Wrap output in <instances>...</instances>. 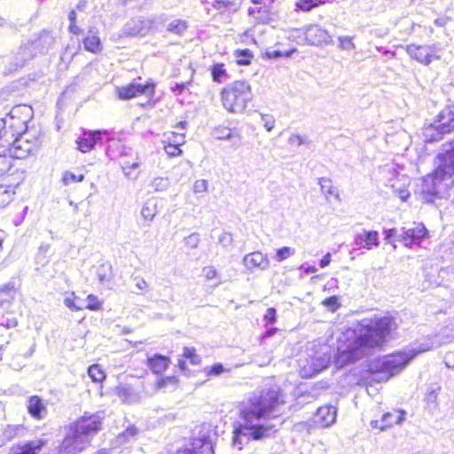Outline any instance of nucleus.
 <instances>
[{
    "label": "nucleus",
    "instance_id": "obj_31",
    "mask_svg": "<svg viewBox=\"0 0 454 454\" xmlns=\"http://www.w3.org/2000/svg\"><path fill=\"white\" fill-rule=\"evenodd\" d=\"M138 433L139 430L134 425H129L123 432L118 434L117 441L121 444L129 442L135 440Z\"/></svg>",
    "mask_w": 454,
    "mask_h": 454
},
{
    "label": "nucleus",
    "instance_id": "obj_38",
    "mask_svg": "<svg viewBox=\"0 0 454 454\" xmlns=\"http://www.w3.org/2000/svg\"><path fill=\"white\" fill-rule=\"evenodd\" d=\"M295 254L294 248L289 247H283L281 248H278L275 254V260L278 262H281L290 256L294 255Z\"/></svg>",
    "mask_w": 454,
    "mask_h": 454
},
{
    "label": "nucleus",
    "instance_id": "obj_37",
    "mask_svg": "<svg viewBox=\"0 0 454 454\" xmlns=\"http://www.w3.org/2000/svg\"><path fill=\"white\" fill-rule=\"evenodd\" d=\"M111 266L107 264H101L97 270V278L102 284L110 281Z\"/></svg>",
    "mask_w": 454,
    "mask_h": 454
},
{
    "label": "nucleus",
    "instance_id": "obj_9",
    "mask_svg": "<svg viewBox=\"0 0 454 454\" xmlns=\"http://www.w3.org/2000/svg\"><path fill=\"white\" fill-rule=\"evenodd\" d=\"M444 48L441 43L416 45L410 44L406 51L411 59H414L425 66L430 65L434 60H438L442 57Z\"/></svg>",
    "mask_w": 454,
    "mask_h": 454
},
{
    "label": "nucleus",
    "instance_id": "obj_63",
    "mask_svg": "<svg viewBox=\"0 0 454 454\" xmlns=\"http://www.w3.org/2000/svg\"><path fill=\"white\" fill-rule=\"evenodd\" d=\"M203 272L207 279H213L217 273L216 270L212 266L205 267Z\"/></svg>",
    "mask_w": 454,
    "mask_h": 454
},
{
    "label": "nucleus",
    "instance_id": "obj_49",
    "mask_svg": "<svg viewBox=\"0 0 454 454\" xmlns=\"http://www.w3.org/2000/svg\"><path fill=\"white\" fill-rule=\"evenodd\" d=\"M183 356L190 359L191 363L193 364H197L200 361V356L195 354V349L193 348L184 347L183 348Z\"/></svg>",
    "mask_w": 454,
    "mask_h": 454
},
{
    "label": "nucleus",
    "instance_id": "obj_12",
    "mask_svg": "<svg viewBox=\"0 0 454 454\" xmlns=\"http://www.w3.org/2000/svg\"><path fill=\"white\" fill-rule=\"evenodd\" d=\"M454 129V115H437L433 122L425 126L424 135L431 136V140H437L442 135Z\"/></svg>",
    "mask_w": 454,
    "mask_h": 454
},
{
    "label": "nucleus",
    "instance_id": "obj_44",
    "mask_svg": "<svg viewBox=\"0 0 454 454\" xmlns=\"http://www.w3.org/2000/svg\"><path fill=\"white\" fill-rule=\"evenodd\" d=\"M152 187L155 191H165L169 185L168 179L167 177H156L152 181Z\"/></svg>",
    "mask_w": 454,
    "mask_h": 454
},
{
    "label": "nucleus",
    "instance_id": "obj_21",
    "mask_svg": "<svg viewBox=\"0 0 454 454\" xmlns=\"http://www.w3.org/2000/svg\"><path fill=\"white\" fill-rule=\"evenodd\" d=\"M337 411L332 405L321 406L317 409L315 416V422L322 427H327L334 423Z\"/></svg>",
    "mask_w": 454,
    "mask_h": 454
},
{
    "label": "nucleus",
    "instance_id": "obj_3",
    "mask_svg": "<svg viewBox=\"0 0 454 454\" xmlns=\"http://www.w3.org/2000/svg\"><path fill=\"white\" fill-rule=\"evenodd\" d=\"M103 412L84 414L64 427L65 436L57 454H77L90 444L93 436L102 429Z\"/></svg>",
    "mask_w": 454,
    "mask_h": 454
},
{
    "label": "nucleus",
    "instance_id": "obj_50",
    "mask_svg": "<svg viewBox=\"0 0 454 454\" xmlns=\"http://www.w3.org/2000/svg\"><path fill=\"white\" fill-rule=\"evenodd\" d=\"M308 143V138L299 134H292L288 138V144L291 146H300L301 145H307Z\"/></svg>",
    "mask_w": 454,
    "mask_h": 454
},
{
    "label": "nucleus",
    "instance_id": "obj_22",
    "mask_svg": "<svg viewBox=\"0 0 454 454\" xmlns=\"http://www.w3.org/2000/svg\"><path fill=\"white\" fill-rule=\"evenodd\" d=\"M355 243L363 248L371 250L380 245L379 233L376 231H364L355 237Z\"/></svg>",
    "mask_w": 454,
    "mask_h": 454
},
{
    "label": "nucleus",
    "instance_id": "obj_61",
    "mask_svg": "<svg viewBox=\"0 0 454 454\" xmlns=\"http://www.w3.org/2000/svg\"><path fill=\"white\" fill-rule=\"evenodd\" d=\"M272 115H262V121L264 122V127L268 131H270L274 127V120Z\"/></svg>",
    "mask_w": 454,
    "mask_h": 454
},
{
    "label": "nucleus",
    "instance_id": "obj_1",
    "mask_svg": "<svg viewBox=\"0 0 454 454\" xmlns=\"http://www.w3.org/2000/svg\"><path fill=\"white\" fill-rule=\"evenodd\" d=\"M398 328L397 319L392 316L364 318L354 328H349L339 340L336 363L344 366L381 347L393 337Z\"/></svg>",
    "mask_w": 454,
    "mask_h": 454
},
{
    "label": "nucleus",
    "instance_id": "obj_7",
    "mask_svg": "<svg viewBox=\"0 0 454 454\" xmlns=\"http://www.w3.org/2000/svg\"><path fill=\"white\" fill-rule=\"evenodd\" d=\"M15 294L16 290L12 283L0 287V325L7 329L18 325L17 314L12 309Z\"/></svg>",
    "mask_w": 454,
    "mask_h": 454
},
{
    "label": "nucleus",
    "instance_id": "obj_56",
    "mask_svg": "<svg viewBox=\"0 0 454 454\" xmlns=\"http://www.w3.org/2000/svg\"><path fill=\"white\" fill-rule=\"evenodd\" d=\"M12 112L21 113V114H30V113L33 114L34 110L28 105H18V106H15L9 114H12Z\"/></svg>",
    "mask_w": 454,
    "mask_h": 454
},
{
    "label": "nucleus",
    "instance_id": "obj_64",
    "mask_svg": "<svg viewBox=\"0 0 454 454\" xmlns=\"http://www.w3.org/2000/svg\"><path fill=\"white\" fill-rule=\"evenodd\" d=\"M331 262V254L330 253H327L326 254H325L323 256V258L320 260V262H319V265L321 268H325L326 267L327 265H329Z\"/></svg>",
    "mask_w": 454,
    "mask_h": 454
},
{
    "label": "nucleus",
    "instance_id": "obj_13",
    "mask_svg": "<svg viewBox=\"0 0 454 454\" xmlns=\"http://www.w3.org/2000/svg\"><path fill=\"white\" fill-rule=\"evenodd\" d=\"M36 149L34 141H30L24 137H16L12 139L10 145L3 146V153H9L11 158L25 159L28 157Z\"/></svg>",
    "mask_w": 454,
    "mask_h": 454
},
{
    "label": "nucleus",
    "instance_id": "obj_35",
    "mask_svg": "<svg viewBox=\"0 0 454 454\" xmlns=\"http://www.w3.org/2000/svg\"><path fill=\"white\" fill-rule=\"evenodd\" d=\"M12 168V158L6 153L0 151V177L4 176Z\"/></svg>",
    "mask_w": 454,
    "mask_h": 454
},
{
    "label": "nucleus",
    "instance_id": "obj_42",
    "mask_svg": "<svg viewBox=\"0 0 454 454\" xmlns=\"http://www.w3.org/2000/svg\"><path fill=\"white\" fill-rule=\"evenodd\" d=\"M318 184L320 185L321 191L325 195H333L334 194V187L333 185L332 180L325 177L319 178Z\"/></svg>",
    "mask_w": 454,
    "mask_h": 454
},
{
    "label": "nucleus",
    "instance_id": "obj_25",
    "mask_svg": "<svg viewBox=\"0 0 454 454\" xmlns=\"http://www.w3.org/2000/svg\"><path fill=\"white\" fill-rule=\"evenodd\" d=\"M192 449H184L176 452V454H213V447L209 442H202L198 440L193 442Z\"/></svg>",
    "mask_w": 454,
    "mask_h": 454
},
{
    "label": "nucleus",
    "instance_id": "obj_15",
    "mask_svg": "<svg viewBox=\"0 0 454 454\" xmlns=\"http://www.w3.org/2000/svg\"><path fill=\"white\" fill-rule=\"evenodd\" d=\"M296 32L299 33V38L302 35V40L310 45H321L331 43V36L328 32L317 25H311L304 31L297 30Z\"/></svg>",
    "mask_w": 454,
    "mask_h": 454
},
{
    "label": "nucleus",
    "instance_id": "obj_57",
    "mask_svg": "<svg viewBox=\"0 0 454 454\" xmlns=\"http://www.w3.org/2000/svg\"><path fill=\"white\" fill-rule=\"evenodd\" d=\"M277 319V310L274 308H270L267 309L264 315V320L267 323L273 324Z\"/></svg>",
    "mask_w": 454,
    "mask_h": 454
},
{
    "label": "nucleus",
    "instance_id": "obj_2",
    "mask_svg": "<svg viewBox=\"0 0 454 454\" xmlns=\"http://www.w3.org/2000/svg\"><path fill=\"white\" fill-rule=\"evenodd\" d=\"M285 403L278 387L254 393L248 407L242 411L243 423L234 431L233 445L242 450L251 440H261L269 436L274 426L262 422L279 405Z\"/></svg>",
    "mask_w": 454,
    "mask_h": 454
},
{
    "label": "nucleus",
    "instance_id": "obj_30",
    "mask_svg": "<svg viewBox=\"0 0 454 454\" xmlns=\"http://www.w3.org/2000/svg\"><path fill=\"white\" fill-rule=\"evenodd\" d=\"M64 304L74 311H78L84 309V301L77 297L74 293H71L65 297Z\"/></svg>",
    "mask_w": 454,
    "mask_h": 454
},
{
    "label": "nucleus",
    "instance_id": "obj_8",
    "mask_svg": "<svg viewBox=\"0 0 454 454\" xmlns=\"http://www.w3.org/2000/svg\"><path fill=\"white\" fill-rule=\"evenodd\" d=\"M115 91L119 99L128 100L139 96H145L147 100L141 102L139 105L143 107L153 103L155 94V84L149 81L145 84L131 82L124 86L115 88Z\"/></svg>",
    "mask_w": 454,
    "mask_h": 454
},
{
    "label": "nucleus",
    "instance_id": "obj_52",
    "mask_svg": "<svg viewBox=\"0 0 454 454\" xmlns=\"http://www.w3.org/2000/svg\"><path fill=\"white\" fill-rule=\"evenodd\" d=\"M164 150L169 157H176L182 153V150L179 148V146L172 143H168L167 145H165Z\"/></svg>",
    "mask_w": 454,
    "mask_h": 454
},
{
    "label": "nucleus",
    "instance_id": "obj_4",
    "mask_svg": "<svg viewBox=\"0 0 454 454\" xmlns=\"http://www.w3.org/2000/svg\"><path fill=\"white\" fill-rule=\"evenodd\" d=\"M435 170L425 176L419 191L426 202L434 201L435 197H442L454 185V142L444 153L438 154Z\"/></svg>",
    "mask_w": 454,
    "mask_h": 454
},
{
    "label": "nucleus",
    "instance_id": "obj_34",
    "mask_svg": "<svg viewBox=\"0 0 454 454\" xmlns=\"http://www.w3.org/2000/svg\"><path fill=\"white\" fill-rule=\"evenodd\" d=\"M249 13L254 15L262 23H268L271 20V13L265 7L251 8L249 9Z\"/></svg>",
    "mask_w": 454,
    "mask_h": 454
},
{
    "label": "nucleus",
    "instance_id": "obj_58",
    "mask_svg": "<svg viewBox=\"0 0 454 454\" xmlns=\"http://www.w3.org/2000/svg\"><path fill=\"white\" fill-rule=\"evenodd\" d=\"M223 372V366L222 364H215L210 367L207 372V375L217 376Z\"/></svg>",
    "mask_w": 454,
    "mask_h": 454
},
{
    "label": "nucleus",
    "instance_id": "obj_41",
    "mask_svg": "<svg viewBox=\"0 0 454 454\" xmlns=\"http://www.w3.org/2000/svg\"><path fill=\"white\" fill-rule=\"evenodd\" d=\"M83 179H84L83 175L76 176L75 174H74L70 171H65L62 176L61 181L64 185H69L73 183L82 182V181H83Z\"/></svg>",
    "mask_w": 454,
    "mask_h": 454
},
{
    "label": "nucleus",
    "instance_id": "obj_17",
    "mask_svg": "<svg viewBox=\"0 0 454 454\" xmlns=\"http://www.w3.org/2000/svg\"><path fill=\"white\" fill-rule=\"evenodd\" d=\"M405 413L399 410H394L384 413L380 419H374L371 421L372 428H377L383 431L393 425L401 424L404 419Z\"/></svg>",
    "mask_w": 454,
    "mask_h": 454
},
{
    "label": "nucleus",
    "instance_id": "obj_26",
    "mask_svg": "<svg viewBox=\"0 0 454 454\" xmlns=\"http://www.w3.org/2000/svg\"><path fill=\"white\" fill-rule=\"evenodd\" d=\"M27 411L33 418L41 419L43 417L42 413L46 411V408L39 396L33 395L28 399Z\"/></svg>",
    "mask_w": 454,
    "mask_h": 454
},
{
    "label": "nucleus",
    "instance_id": "obj_36",
    "mask_svg": "<svg viewBox=\"0 0 454 454\" xmlns=\"http://www.w3.org/2000/svg\"><path fill=\"white\" fill-rule=\"evenodd\" d=\"M88 373L94 382H101L105 379V373L98 364L90 365Z\"/></svg>",
    "mask_w": 454,
    "mask_h": 454
},
{
    "label": "nucleus",
    "instance_id": "obj_16",
    "mask_svg": "<svg viewBox=\"0 0 454 454\" xmlns=\"http://www.w3.org/2000/svg\"><path fill=\"white\" fill-rule=\"evenodd\" d=\"M242 263L250 272L255 270L264 271L270 267V260L267 254L260 251L247 254L242 259Z\"/></svg>",
    "mask_w": 454,
    "mask_h": 454
},
{
    "label": "nucleus",
    "instance_id": "obj_55",
    "mask_svg": "<svg viewBox=\"0 0 454 454\" xmlns=\"http://www.w3.org/2000/svg\"><path fill=\"white\" fill-rule=\"evenodd\" d=\"M323 303L332 311L336 310L337 308L339 307L338 298L336 296H331L325 299Z\"/></svg>",
    "mask_w": 454,
    "mask_h": 454
},
{
    "label": "nucleus",
    "instance_id": "obj_60",
    "mask_svg": "<svg viewBox=\"0 0 454 454\" xmlns=\"http://www.w3.org/2000/svg\"><path fill=\"white\" fill-rule=\"evenodd\" d=\"M135 286L139 290H145L148 287V283L144 278L135 277L134 278Z\"/></svg>",
    "mask_w": 454,
    "mask_h": 454
},
{
    "label": "nucleus",
    "instance_id": "obj_48",
    "mask_svg": "<svg viewBox=\"0 0 454 454\" xmlns=\"http://www.w3.org/2000/svg\"><path fill=\"white\" fill-rule=\"evenodd\" d=\"M339 48L344 51H350L356 48L355 43L352 42L350 36H339Z\"/></svg>",
    "mask_w": 454,
    "mask_h": 454
},
{
    "label": "nucleus",
    "instance_id": "obj_45",
    "mask_svg": "<svg viewBox=\"0 0 454 454\" xmlns=\"http://www.w3.org/2000/svg\"><path fill=\"white\" fill-rule=\"evenodd\" d=\"M213 137L215 139H231L232 137L231 129L225 127H219L214 129Z\"/></svg>",
    "mask_w": 454,
    "mask_h": 454
},
{
    "label": "nucleus",
    "instance_id": "obj_19",
    "mask_svg": "<svg viewBox=\"0 0 454 454\" xmlns=\"http://www.w3.org/2000/svg\"><path fill=\"white\" fill-rule=\"evenodd\" d=\"M427 232V229L421 224L408 230L403 229L402 233L399 234V240L403 242L406 247H410L425 239Z\"/></svg>",
    "mask_w": 454,
    "mask_h": 454
},
{
    "label": "nucleus",
    "instance_id": "obj_53",
    "mask_svg": "<svg viewBox=\"0 0 454 454\" xmlns=\"http://www.w3.org/2000/svg\"><path fill=\"white\" fill-rule=\"evenodd\" d=\"M385 233V240L387 243L388 244H391L394 248H395V239L396 236H397V230L395 229V228H392V229H388V230H386L384 231ZM398 237H399V234H398Z\"/></svg>",
    "mask_w": 454,
    "mask_h": 454
},
{
    "label": "nucleus",
    "instance_id": "obj_43",
    "mask_svg": "<svg viewBox=\"0 0 454 454\" xmlns=\"http://www.w3.org/2000/svg\"><path fill=\"white\" fill-rule=\"evenodd\" d=\"M165 136H167L168 143L177 145L178 146L183 145L185 141V134L183 132L172 131L168 135L165 134Z\"/></svg>",
    "mask_w": 454,
    "mask_h": 454
},
{
    "label": "nucleus",
    "instance_id": "obj_33",
    "mask_svg": "<svg viewBox=\"0 0 454 454\" xmlns=\"http://www.w3.org/2000/svg\"><path fill=\"white\" fill-rule=\"evenodd\" d=\"M157 214V206L153 201H147L141 209V215L145 221H153Z\"/></svg>",
    "mask_w": 454,
    "mask_h": 454
},
{
    "label": "nucleus",
    "instance_id": "obj_62",
    "mask_svg": "<svg viewBox=\"0 0 454 454\" xmlns=\"http://www.w3.org/2000/svg\"><path fill=\"white\" fill-rule=\"evenodd\" d=\"M241 56H243L242 59H239L238 60L239 64L240 65H247L250 63V58L252 57L249 50H244L240 53Z\"/></svg>",
    "mask_w": 454,
    "mask_h": 454
},
{
    "label": "nucleus",
    "instance_id": "obj_54",
    "mask_svg": "<svg viewBox=\"0 0 454 454\" xmlns=\"http://www.w3.org/2000/svg\"><path fill=\"white\" fill-rule=\"evenodd\" d=\"M207 181L205 179H200L195 181L193 184V192L195 193L205 192L207 190Z\"/></svg>",
    "mask_w": 454,
    "mask_h": 454
},
{
    "label": "nucleus",
    "instance_id": "obj_39",
    "mask_svg": "<svg viewBox=\"0 0 454 454\" xmlns=\"http://www.w3.org/2000/svg\"><path fill=\"white\" fill-rule=\"evenodd\" d=\"M140 163L137 160H135L133 162H130L129 160H126L125 159L121 161V168L124 173V175L130 178H136L137 175L132 176V169H136L139 167Z\"/></svg>",
    "mask_w": 454,
    "mask_h": 454
},
{
    "label": "nucleus",
    "instance_id": "obj_20",
    "mask_svg": "<svg viewBox=\"0 0 454 454\" xmlns=\"http://www.w3.org/2000/svg\"><path fill=\"white\" fill-rule=\"evenodd\" d=\"M34 49L33 43L22 45L14 56L13 62L9 67V72L12 73L24 67L26 63L33 58Z\"/></svg>",
    "mask_w": 454,
    "mask_h": 454
},
{
    "label": "nucleus",
    "instance_id": "obj_5",
    "mask_svg": "<svg viewBox=\"0 0 454 454\" xmlns=\"http://www.w3.org/2000/svg\"><path fill=\"white\" fill-rule=\"evenodd\" d=\"M446 340H440L439 335H434L427 342L421 343L417 349L400 351L377 359L371 364L370 370L373 372L382 374L380 380H387L390 377L399 373L418 354L438 348Z\"/></svg>",
    "mask_w": 454,
    "mask_h": 454
},
{
    "label": "nucleus",
    "instance_id": "obj_10",
    "mask_svg": "<svg viewBox=\"0 0 454 454\" xmlns=\"http://www.w3.org/2000/svg\"><path fill=\"white\" fill-rule=\"evenodd\" d=\"M381 174L386 185L390 187L403 201L410 197V192L407 190L409 178L406 176L400 175L394 167L390 166H385L381 169Z\"/></svg>",
    "mask_w": 454,
    "mask_h": 454
},
{
    "label": "nucleus",
    "instance_id": "obj_14",
    "mask_svg": "<svg viewBox=\"0 0 454 454\" xmlns=\"http://www.w3.org/2000/svg\"><path fill=\"white\" fill-rule=\"evenodd\" d=\"M3 119L5 121L4 129L10 136L9 138L8 136H5L3 146H8L12 139H14L16 137H24V133L27 129V120H22L20 115H6Z\"/></svg>",
    "mask_w": 454,
    "mask_h": 454
},
{
    "label": "nucleus",
    "instance_id": "obj_40",
    "mask_svg": "<svg viewBox=\"0 0 454 454\" xmlns=\"http://www.w3.org/2000/svg\"><path fill=\"white\" fill-rule=\"evenodd\" d=\"M212 78L216 82H222L223 78L227 76L226 70L223 68V64H215L211 69Z\"/></svg>",
    "mask_w": 454,
    "mask_h": 454
},
{
    "label": "nucleus",
    "instance_id": "obj_46",
    "mask_svg": "<svg viewBox=\"0 0 454 454\" xmlns=\"http://www.w3.org/2000/svg\"><path fill=\"white\" fill-rule=\"evenodd\" d=\"M88 303L84 305L85 309L90 310H99L102 308V302L99 301L98 296L90 294L87 297Z\"/></svg>",
    "mask_w": 454,
    "mask_h": 454
},
{
    "label": "nucleus",
    "instance_id": "obj_59",
    "mask_svg": "<svg viewBox=\"0 0 454 454\" xmlns=\"http://www.w3.org/2000/svg\"><path fill=\"white\" fill-rule=\"evenodd\" d=\"M5 121L3 118H0V147L3 148V144H4L5 136L10 137L5 131Z\"/></svg>",
    "mask_w": 454,
    "mask_h": 454
},
{
    "label": "nucleus",
    "instance_id": "obj_32",
    "mask_svg": "<svg viewBox=\"0 0 454 454\" xmlns=\"http://www.w3.org/2000/svg\"><path fill=\"white\" fill-rule=\"evenodd\" d=\"M13 195L12 185L0 184V208L6 207L12 200Z\"/></svg>",
    "mask_w": 454,
    "mask_h": 454
},
{
    "label": "nucleus",
    "instance_id": "obj_11",
    "mask_svg": "<svg viewBox=\"0 0 454 454\" xmlns=\"http://www.w3.org/2000/svg\"><path fill=\"white\" fill-rule=\"evenodd\" d=\"M306 360H300L301 375L303 377H312L325 370L330 362V356L325 352L316 351L309 354Z\"/></svg>",
    "mask_w": 454,
    "mask_h": 454
},
{
    "label": "nucleus",
    "instance_id": "obj_47",
    "mask_svg": "<svg viewBox=\"0 0 454 454\" xmlns=\"http://www.w3.org/2000/svg\"><path fill=\"white\" fill-rule=\"evenodd\" d=\"M322 3V0H299L297 7L302 11H310L312 8L317 6Z\"/></svg>",
    "mask_w": 454,
    "mask_h": 454
},
{
    "label": "nucleus",
    "instance_id": "obj_28",
    "mask_svg": "<svg viewBox=\"0 0 454 454\" xmlns=\"http://www.w3.org/2000/svg\"><path fill=\"white\" fill-rule=\"evenodd\" d=\"M188 25L187 22L184 20L176 19L171 20L167 25V31L172 33L176 35H183L187 30Z\"/></svg>",
    "mask_w": 454,
    "mask_h": 454
},
{
    "label": "nucleus",
    "instance_id": "obj_18",
    "mask_svg": "<svg viewBox=\"0 0 454 454\" xmlns=\"http://www.w3.org/2000/svg\"><path fill=\"white\" fill-rule=\"evenodd\" d=\"M106 130L84 131L76 141L77 149L85 153L91 151L95 145L101 139V135L106 134Z\"/></svg>",
    "mask_w": 454,
    "mask_h": 454
},
{
    "label": "nucleus",
    "instance_id": "obj_29",
    "mask_svg": "<svg viewBox=\"0 0 454 454\" xmlns=\"http://www.w3.org/2000/svg\"><path fill=\"white\" fill-rule=\"evenodd\" d=\"M20 425H6L3 429V434L0 436V446L5 444L7 442L12 441L20 429Z\"/></svg>",
    "mask_w": 454,
    "mask_h": 454
},
{
    "label": "nucleus",
    "instance_id": "obj_27",
    "mask_svg": "<svg viewBox=\"0 0 454 454\" xmlns=\"http://www.w3.org/2000/svg\"><path fill=\"white\" fill-rule=\"evenodd\" d=\"M84 49L92 53H98L102 51V44L97 35H87L83 39Z\"/></svg>",
    "mask_w": 454,
    "mask_h": 454
},
{
    "label": "nucleus",
    "instance_id": "obj_51",
    "mask_svg": "<svg viewBox=\"0 0 454 454\" xmlns=\"http://www.w3.org/2000/svg\"><path fill=\"white\" fill-rule=\"evenodd\" d=\"M200 240L199 233L194 232L184 238V244L188 247L196 248L200 243Z\"/></svg>",
    "mask_w": 454,
    "mask_h": 454
},
{
    "label": "nucleus",
    "instance_id": "obj_24",
    "mask_svg": "<svg viewBox=\"0 0 454 454\" xmlns=\"http://www.w3.org/2000/svg\"><path fill=\"white\" fill-rule=\"evenodd\" d=\"M147 364L153 373L161 374L168 368L169 360L165 356L156 354L148 357Z\"/></svg>",
    "mask_w": 454,
    "mask_h": 454
},
{
    "label": "nucleus",
    "instance_id": "obj_23",
    "mask_svg": "<svg viewBox=\"0 0 454 454\" xmlns=\"http://www.w3.org/2000/svg\"><path fill=\"white\" fill-rule=\"evenodd\" d=\"M117 395L124 403H135L139 402V393L129 385H120L117 387Z\"/></svg>",
    "mask_w": 454,
    "mask_h": 454
},
{
    "label": "nucleus",
    "instance_id": "obj_6",
    "mask_svg": "<svg viewBox=\"0 0 454 454\" xmlns=\"http://www.w3.org/2000/svg\"><path fill=\"white\" fill-rule=\"evenodd\" d=\"M251 97L250 85L245 81H236L222 91L225 109L233 114L242 112Z\"/></svg>",
    "mask_w": 454,
    "mask_h": 454
}]
</instances>
